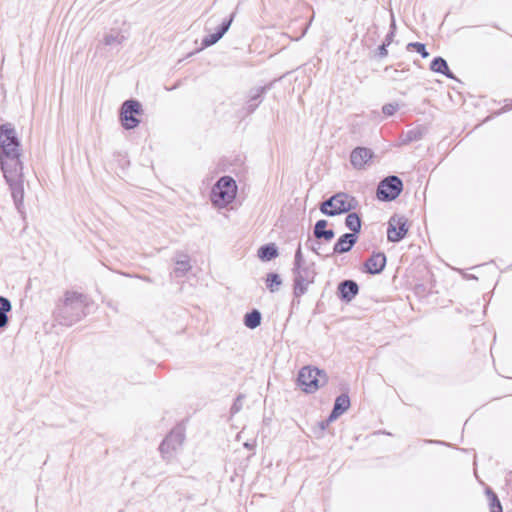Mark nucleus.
Listing matches in <instances>:
<instances>
[{
  "instance_id": "obj_20",
  "label": "nucleus",
  "mask_w": 512,
  "mask_h": 512,
  "mask_svg": "<svg viewBox=\"0 0 512 512\" xmlns=\"http://www.w3.org/2000/svg\"><path fill=\"white\" fill-rule=\"evenodd\" d=\"M12 310V304L6 297L0 296V328L8 325V313Z\"/></svg>"
},
{
  "instance_id": "obj_33",
  "label": "nucleus",
  "mask_w": 512,
  "mask_h": 512,
  "mask_svg": "<svg viewBox=\"0 0 512 512\" xmlns=\"http://www.w3.org/2000/svg\"><path fill=\"white\" fill-rule=\"evenodd\" d=\"M304 263H307V261L303 257L301 244H299L295 252L293 265H299Z\"/></svg>"
},
{
  "instance_id": "obj_5",
  "label": "nucleus",
  "mask_w": 512,
  "mask_h": 512,
  "mask_svg": "<svg viewBox=\"0 0 512 512\" xmlns=\"http://www.w3.org/2000/svg\"><path fill=\"white\" fill-rule=\"evenodd\" d=\"M298 384L306 393H314L327 382L326 374L316 367L305 366L300 369L297 378Z\"/></svg>"
},
{
  "instance_id": "obj_29",
  "label": "nucleus",
  "mask_w": 512,
  "mask_h": 512,
  "mask_svg": "<svg viewBox=\"0 0 512 512\" xmlns=\"http://www.w3.org/2000/svg\"><path fill=\"white\" fill-rule=\"evenodd\" d=\"M414 48L423 58H427L429 53L426 51L425 45L419 42L409 43L408 48Z\"/></svg>"
},
{
  "instance_id": "obj_9",
  "label": "nucleus",
  "mask_w": 512,
  "mask_h": 512,
  "mask_svg": "<svg viewBox=\"0 0 512 512\" xmlns=\"http://www.w3.org/2000/svg\"><path fill=\"white\" fill-rule=\"evenodd\" d=\"M184 441V433L181 429H173L162 441L159 451L162 458L170 460L174 454L181 448Z\"/></svg>"
},
{
  "instance_id": "obj_2",
  "label": "nucleus",
  "mask_w": 512,
  "mask_h": 512,
  "mask_svg": "<svg viewBox=\"0 0 512 512\" xmlns=\"http://www.w3.org/2000/svg\"><path fill=\"white\" fill-rule=\"evenodd\" d=\"M89 299L86 295L75 291H67L64 298L54 311L56 320L66 326H71L86 315Z\"/></svg>"
},
{
  "instance_id": "obj_7",
  "label": "nucleus",
  "mask_w": 512,
  "mask_h": 512,
  "mask_svg": "<svg viewBox=\"0 0 512 512\" xmlns=\"http://www.w3.org/2000/svg\"><path fill=\"white\" fill-rule=\"evenodd\" d=\"M403 189V183L398 176H388L383 179L377 188V198L382 201L396 199Z\"/></svg>"
},
{
  "instance_id": "obj_22",
  "label": "nucleus",
  "mask_w": 512,
  "mask_h": 512,
  "mask_svg": "<svg viewBox=\"0 0 512 512\" xmlns=\"http://www.w3.org/2000/svg\"><path fill=\"white\" fill-rule=\"evenodd\" d=\"M265 90L266 87H258L251 91L250 98L247 102V109L249 110V112H253L261 103V97Z\"/></svg>"
},
{
  "instance_id": "obj_36",
  "label": "nucleus",
  "mask_w": 512,
  "mask_h": 512,
  "mask_svg": "<svg viewBox=\"0 0 512 512\" xmlns=\"http://www.w3.org/2000/svg\"><path fill=\"white\" fill-rule=\"evenodd\" d=\"M330 423H331V422H327V420H326V421H324V422H322V423H321V429H323V430H324V429H326V427H327Z\"/></svg>"
},
{
  "instance_id": "obj_23",
  "label": "nucleus",
  "mask_w": 512,
  "mask_h": 512,
  "mask_svg": "<svg viewBox=\"0 0 512 512\" xmlns=\"http://www.w3.org/2000/svg\"><path fill=\"white\" fill-rule=\"evenodd\" d=\"M191 269L190 260L187 255H183L175 263L173 273L176 277H183Z\"/></svg>"
},
{
  "instance_id": "obj_15",
  "label": "nucleus",
  "mask_w": 512,
  "mask_h": 512,
  "mask_svg": "<svg viewBox=\"0 0 512 512\" xmlns=\"http://www.w3.org/2000/svg\"><path fill=\"white\" fill-rule=\"evenodd\" d=\"M350 407V398L347 394L339 395L334 403L333 410L329 415L327 422H333L346 412Z\"/></svg>"
},
{
  "instance_id": "obj_31",
  "label": "nucleus",
  "mask_w": 512,
  "mask_h": 512,
  "mask_svg": "<svg viewBox=\"0 0 512 512\" xmlns=\"http://www.w3.org/2000/svg\"><path fill=\"white\" fill-rule=\"evenodd\" d=\"M398 108H399L398 104L388 103L382 107V112L386 116H392L398 110Z\"/></svg>"
},
{
  "instance_id": "obj_24",
  "label": "nucleus",
  "mask_w": 512,
  "mask_h": 512,
  "mask_svg": "<svg viewBox=\"0 0 512 512\" xmlns=\"http://www.w3.org/2000/svg\"><path fill=\"white\" fill-rule=\"evenodd\" d=\"M244 324L250 329H255L261 324V313L254 309L244 317Z\"/></svg>"
},
{
  "instance_id": "obj_32",
  "label": "nucleus",
  "mask_w": 512,
  "mask_h": 512,
  "mask_svg": "<svg viewBox=\"0 0 512 512\" xmlns=\"http://www.w3.org/2000/svg\"><path fill=\"white\" fill-rule=\"evenodd\" d=\"M306 246L310 250H312L314 253H316L317 255H322V253H321V243H319L318 241H313V240L309 239L306 242Z\"/></svg>"
},
{
  "instance_id": "obj_28",
  "label": "nucleus",
  "mask_w": 512,
  "mask_h": 512,
  "mask_svg": "<svg viewBox=\"0 0 512 512\" xmlns=\"http://www.w3.org/2000/svg\"><path fill=\"white\" fill-rule=\"evenodd\" d=\"M422 134L419 130H409L402 139V144H408L413 141L421 139Z\"/></svg>"
},
{
  "instance_id": "obj_17",
  "label": "nucleus",
  "mask_w": 512,
  "mask_h": 512,
  "mask_svg": "<svg viewBox=\"0 0 512 512\" xmlns=\"http://www.w3.org/2000/svg\"><path fill=\"white\" fill-rule=\"evenodd\" d=\"M126 40V36L118 29H111L107 32L102 42L106 46H121Z\"/></svg>"
},
{
  "instance_id": "obj_19",
  "label": "nucleus",
  "mask_w": 512,
  "mask_h": 512,
  "mask_svg": "<svg viewBox=\"0 0 512 512\" xmlns=\"http://www.w3.org/2000/svg\"><path fill=\"white\" fill-rule=\"evenodd\" d=\"M430 69L433 72L441 73L448 78L454 79L453 73L449 70L448 64L442 57H436L433 59L430 65Z\"/></svg>"
},
{
  "instance_id": "obj_1",
  "label": "nucleus",
  "mask_w": 512,
  "mask_h": 512,
  "mask_svg": "<svg viewBox=\"0 0 512 512\" xmlns=\"http://www.w3.org/2000/svg\"><path fill=\"white\" fill-rule=\"evenodd\" d=\"M21 149L15 128L10 123L0 126V165L9 185L16 209L24 208V175L20 160Z\"/></svg>"
},
{
  "instance_id": "obj_18",
  "label": "nucleus",
  "mask_w": 512,
  "mask_h": 512,
  "mask_svg": "<svg viewBox=\"0 0 512 512\" xmlns=\"http://www.w3.org/2000/svg\"><path fill=\"white\" fill-rule=\"evenodd\" d=\"M326 220H318L314 226V236L317 239H324L326 241H330L334 237V231L331 229H326L327 226Z\"/></svg>"
},
{
  "instance_id": "obj_30",
  "label": "nucleus",
  "mask_w": 512,
  "mask_h": 512,
  "mask_svg": "<svg viewBox=\"0 0 512 512\" xmlns=\"http://www.w3.org/2000/svg\"><path fill=\"white\" fill-rule=\"evenodd\" d=\"M242 407H243V396L239 395L235 399L234 403L231 406V409H230L231 415L237 414L242 409Z\"/></svg>"
},
{
  "instance_id": "obj_16",
  "label": "nucleus",
  "mask_w": 512,
  "mask_h": 512,
  "mask_svg": "<svg viewBox=\"0 0 512 512\" xmlns=\"http://www.w3.org/2000/svg\"><path fill=\"white\" fill-rule=\"evenodd\" d=\"M340 298L343 301L350 302L359 292L358 284L353 280H344L338 286Z\"/></svg>"
},
{
  "instance_id": "obj_27",
  "label": "nucleus",
  "mask_w": 512,
  "mask_h": 512,
  "mask_svg": "<svg viewBox=\"0 0 512 512\" xmlns=\"http://www.w3.org/2000/svg\"><path fill=\"white\" fill-rule=\"evenodd\" d=\"M282 281H281V278L278 274L276 273H270L267 275V278H266V285H267V288L271 291V292H275L279 289V286L281 285Z\"/></svg>"
},
{
  "instance_id": "obj_26",
  "label": "nucleus",
  "mask_w": 512,
  "mask_h": 512,
  "mask_svg": "<svg viewBox=\"0 0 512 512\" xmlns=\"http://www.w3.org/2000/svg\"><path fill=\"white\" fill-rule=\"evenodd\" d=\"M486 495L489 501L490 512H503L498 496L490 488L486 489Z\"/></svg>"
},
{
  "instance_id": "obj_35",
  "label": "nucleus",
  "mask_w": 512,
  "mask_h": 512,
  "mask_svg": "<svg viewBox=\"0 0 512 512\" xmlns=\"http://www.w3.org/2000/svg\"><path fill=\"white\" fill-rule=\"evenodd\" d=\"M391 40H392V34H389L386 36L384 43H386V45L388 46L390 44Z\"/></svg>"
},
{
  "instance_id": "obj_4",
  "label": "nucleus",
  "mask_w": 512,
  "mask_h": 512,
  "mask_svg": "<svg viewBox=\"0 0 512 512\" xmlns=\"http://www.w3.org/2000/svg\"><path fill=\"white\" fill-rule=\"evenodd\" d=\"M293 294L296 298H300L307 291L308 287L314 283L317 275L314 262L293 265Z\"/></svg>"
},
{
  "instance_id": "obj_34",
  "label": "nucleus",
  "mask_w": 512,
  "mask_h": 512,
  "mask_svg": "<svg viewBox=\"0 0 512 512\" xmlns=\"http://www.w3.org/2000/svg\"><path fill=\"white\" fill-rule=\"evenodd\" d=\"M378 54H379L381 57H385V56H387L388 52H387V45H386V43H383V44L378 48Z\"/></svg>"
},
{
  "instance_id": "obj_13",
  "label": "nucleus",
  "mask_w": 512,
  "mask_h": 512,
  "mask_svg": "<svg viewBox=\"0 0 512 512\" xmlns=\"http://www.w3.org/2000/svg\"><path fill=\"white\" fill-rule=\"evenodd\" d=\"M358 237L354 233L343 234L335 243L332 254H343L349 252L356 244Z\"/></svg>"
},
{
  "instance_id": "obj_3",
  "label": "nucleus",
  "mask_w": 512,
  "mask_h": 512,
  "mask_svg": "<svg viewBox=\"0 0 512 512\" xmlns=\"http://www.w3.org/2000/svg\"><path fill=\"white\" fill-rule=\"evenodd\" d=\"M237 185L230 176L221 177L211 190L210 200L215 207L224 208L236 197Z\"/></svg>"
},
{
  "instance_id": "obj_6",
  "label": "nucleus",
  "mask_w": 512,
  "mask_h": 512,
  "mask_svg": "<svg viewBox=\"0 0 512 512\" xmlns=\"http://www.w3.org/2000/svg\"><path fill=\"white\" fill-rule=\"evenodd\" d=\"M356 201L346 193H337L320 205V211L327 216L346 213L355 208Z\"/></svg>"
},
{
  "instance_id": "obj_14",
  "label": "nucleus",
  "mask_w": 512,
  "mask_h": 512,
  "mask_svg": "<svg viewBox=\"0 0 512 512\" xmlns=\"http://www.w3.org/2000/svg\"><path fill=\"white\" fill-rule=\"evenodd\" d=\"M386 265V256L384 253H373L365 262L366 271L370 274H379Z\"/></svg>"
},
{
  "instance_id": "obj_11",
  "label": "nucleus",
  "mask_w": 512,
  "mask_h": 512,
  "mask_svg": "<svg viewBox=\"0 0 512 512\" xmlns=\"http://www.w3.org/2000/svg\"><path fill=\"white\" fill-rule=\"evenodd\" d=\"M234 19V13L230 15L228 19H225L221 25L218 27L217 31L215 33L209 34L205 36L202 40V46L204 48L209 47L217 43L224 34L229 30L232 22Z\"/></svg>"
},
{
  "instance_id": "obj_21",
  "label": "nucleus",
  "mask_w": 512,
  "mask_h": 512,
  "mask_svg": "<svg viewBox=\"0 0 512 512\" xmlns=\"http://www.w3.org/2000/svg\"><path fill=\"white\" fill-rule=\"evenodd\" d=\"M278 256L277 247L274 244L263 245L258 249V257L262 261H270Z\"/></svg>"
},
{
  "instance_id": "obj_10",
  "label": "nucleus",
  "mask_w": 512,
  "mask_h": 512,
  "mask_svg": "<svg viewBox=\"0 0 512 512\" xmlns=\"http://www.w3.org/2000/svg\"><path fill=\"white\" fill-rule=\"evenodd\" d=\"M408 232L407 219L403 215H393L388 221L387 238L390 242L401 241Z\"/></svg>"
},
{
  "instance_id": "obj_25",
  "label": "nucleus",
  "mask_w": 512,
  "mask_h": 512,
  "mask_svg": "<svg viewBox=\"0 0 512 512\" xmlns=\"http://www.w3.org/2000/svg\"><path fill=\"white\" fill-rule=\"evenodd\" d=\"M346 227L354 234L361 230V219L356 213H349L345 219Z\"/></svg>"
},
{
  "instance_id": "obj_8",
  "label": "nucleus",
  "mask_w": 512,
  "mask_h": 512,
  "mask_svg": "<svg viewBox=\"0 0 512 512\" xmlns=\"http://www.w3.org/2000/svg\"><path fill=\"white\" fill-rule=\"evenodd\" d=\"M141 104L137 100H126L120 110V120L127 130L134 129L140 123L136 116L141 115Z\"/></svg>"
},
{
  "instance_id": "obj_12",
  "label": "nucleus",
  "mask_w": 512,
  "mask_h": 512,
  "mask_svg": "<svg viewBox=\"0 0 512 512\" xmlns=\"http://www.w3.org/2000/svg\"><path fill=\"white\" fill-rule=\"evenodd\" d=\"M372 156L373 152L370 149L357 147L351 152L350 161L354 168L362 169Z\"/></svg>"
}]
</instances>
